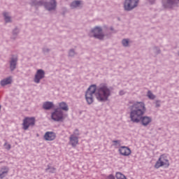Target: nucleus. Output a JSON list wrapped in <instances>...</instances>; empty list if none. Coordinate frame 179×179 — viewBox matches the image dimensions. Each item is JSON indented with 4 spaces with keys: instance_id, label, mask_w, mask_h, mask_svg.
Wrapping results in <instances>:
<instances>
[{
    "instance_id": "obj_11",
    "label": "nucleus",
    "mask_w": 179,
    "mask_h": 179,
    "mask_svg": "<svg viewBox=\"0 0 179 179\" xmlns=\"http://www.w3.org/2000/svg\"><path fill=\"white\" fill-rule=\"evenodd\" d=\"M69 145H71L73 148H76V145H79V137L71 134L69 137Z\"/></svg>"
},
{
    "instance_id": "obj_26",
    "label": "nucleus",
    "mask_w": 179,
    "mask_h": 179,
    "mask_svg": "<svg viewBox=\"0 0 179 179\" xmlns=\"http://www.w3.org/2000/svg\"><path fill=\"white\" fill-rule=\"evenodd\" d=\"M69 55L70 57H73V55H75V52L73 50H70Z\"/></svg>"
},
{
    "instance_id": "obj_27",
    "label": "nucleus",
    "mask_w": 179,
    "mask_h": 179,
    "mask_svg": "<svg viewBox=\"0 0 179 179\" xmlns=\"http://www.w3.org/2000/svg\"><path fill=\"white\" fill-rule=\"evenodd\" d=\"M106 179H115V178H114V176L110 175L109 176L107 177Z\"/></svg>"
},
{
    "instance_id": "obj_24",
    "label": "nucleus",
    "mask_w": 179,
    "mask_h": 179,
    "mask_svg": "<svg viewBox=\"0 0 179 179\" xmlns=\"http://www.w3.org/2000/svg\"><path fill=\"white\" fill-rule=\"evenodd\" d=\"M73 135H74V136H78V138H79V135H80V134L79 133V130L78 129H76L74 131Z\"/></svg>"
},
{
    "instance_id": "obj_3",
    "label": "nucleus",
    "mask_w": 179,
    "mask_h": 179,
    "mask_svg": "<svg viewBox=\"0 0 179 179\" xmlns=\"http://www.w3.org/2000/svg\"><path fill=\"white\" fill-rule=\"evenodd\" d=\"M154 167L155 169H160V167L168 169V167H170V161L166 155L164 154L160 155Z\"/></svg>"
},
{
    "instance_id": "obj_12",
    "label": "nucleus",
    "mask_w": 179,
    "mask_h": 179,
    "mask_svg": "<svg viewBox=\"0 0 179 179\" xmlns=\"http://www.w3.org/2000/svg\"><path fill=\"white\" fill-rule=\"evenodd\" d=\"M43 138L45 141H52L57 138V134L54 131H47Z\"/></svg>"
},
{
    "instance_id": "obj_8",
    "label": "nucleus",
    "mask_w": 179,
    "mask_h": 179,
    "mask_svg": "<svg viewBox=\"0 0 179 179\" xmlns=\"http://www.w3.org/2000/svg\"><path fill=\"white\" fill-rule=\"evenodd\" d=\"M45 76V72H44L43 69L37 70L34 78L35 83H38L41 79H44Z\"/></svg>"
},
{
    "instance_id": "obj_14",
    "label": "nucleus",
    "mask_w": 179,
    "mask_h": 179,
    "mask_svg": "<svg viewBox=\"0 0 179 179\" xmlns=\"http://www.w3.org/2000/svg\"><path fill=\"white\" fill-rule=\"evenodd\" d=\"M10 83H12V77L4 78L0 82L1 86H6V85H10Z\"/></svg>"
},
{
    "instance_id": "obj_22",
    "label": "nucleus",
    "mask_w": 179,
    "mask_h": 179,
    "mask_svg": "<svg viewBox=\"0 0 179 179\" xmlns=\"http://www.w3.org/2000/svg\"><path fill=\"white\" fill-rule=\"evenodd\" d=\"M122 43L124 47H128V45L129 44V41L128 39H123Z\"/></svg>"
},
{
    "instance_id": "obj_23",
    "label": "nucleus",
    "mask_w": 179,
    "mask_h": 179,
    "mask_svg": "<svg viewBox=\"0 0 179 179\" xmlns=\"http://www.w3.org/2000/svg\"><path fill=\"white\" fill-rule=\"evenodd\" d=\"M148 97L149 98V99H150L151 100H153V99H155V95L152 93V92H150V91H148Z\"/></svg>"
},
{
    "instance_id": "obj_16",
    "label": "nucleus",
    "mask_w": 179,
    "mask_h": 179,
    "mask_svg": "<svg viewBox=\"0 0 179 179\" xmlns=\"http://www.w3.org/2000/svg\"><path fill=\"white\" fill-rule=\"evenodd\" d=\"M59 107L60 110H63L64 111H68L69 110V108L68 107V104L65 102H60L59 103Z\"/></svg>"
},
{
    "instance_id": "obj_20",
    "label": "nucleus",
    "mask_w": 179,
    "mask_h": 179,
    "mask_svg": "<svg viewBox=\"0 0 179 179\" xmlns=\"http://www.w3.org/2000/svg\"><path fill=\"white\" fill-rule=\"evenodd\" d=\"M116 178L117 179H127V177H125V176H124V174L117 172L116 173Z\"/></svg>"
},
{
    "instance_id": "obj_19",
    "label": "nucleus",
    "mask_w": 179,
    "mask_h": 179,
    "mask_svg": "<svg viewBox=\"0 0 179 179\" xmlns=\"http://www.w3.org/2000/svg\"><path fill=\"white\" fill-rule=\"evenodd\" d=\"M57 169L55 167H51L50 165H48V168L45 169V171H48L49 173H55Z\"/></svg>"
},
{
    "instance_id": "obj_29",
    "label": "nucleus",
    "mask_w": 179,
    "mask_h": 179,
    "mask_svg": "<svg viewBox=\"0 0 179 179\" xmlns=\"http://www.w3.org/2000/svg\"><path fill=\"white\" fill-rule=\"evenodd\" d=\"M38 5H44V3H43V2L40 1L38 3Z\"/></svg>"
},
{
    "instance_id": "obj_15",
    "label": "nucleus",
    "mask_w": 179,
    "mask_h": 179,
    "mask_svg": "<svg viewBox=\"0 0 179 179\" xmlns=\"http://www.w3.org/2000/svg\"><path fill=\"white\" fill-rule=\"evenodd\" d=\"M44 110H51L54 107V103L52 102H45L43 105Z\"/></svg>"
},
{
    "instance_id": "obj_1",
    "label": "nucleus",
    "mask_w": 179,
    "mask_h": 179,
    "mask_svg": "<svg viewBox=\"0 0 179 179\" xmlns=\"http://www.w3.org/2000/svg\"><path fill=\"white\" fill-rule=\"evenodd\" d=\"M94 94L98 101H107L111 91L106 85H101L98 88L96 85H91L85 93V99L88 104H92L94 101Z\"/></svg>"
},
{
    "instance_id": "obj_18",
    "label": "nucleus",
    "mask_w": 179,
    "mask_h": 179,
    "mask_svg": "<svg viewBox=\"0 0 179 179\" xmlns=\"http://www.w3.org/2000/svg\"><path fill=\"white\" fill-rule=\"evenodd\" d=\"M81 1H76L71 3V8H79V6H80L81 5Z\"/></svg>"
},
{
    "instance_id": "obj_9",
    "label": "nucleus",
    "mask_w": 179,
    "mask_h": 179,
    "mask_svg": "<svg viewBox=\"0 0 179 179\" xmlns=\"http://www.w3.org/2000/svg\"><path fill=\"white\" fill-rule=\"evenodd\" d=\"M118 152L120 155L122 156H129L131 153H132V151H131V149L127 146H121L118 149Z\"/></svg>"
},
{
    "instance_id": "obj_31",
    "label": "nucleus",
    "mask_w": 179,
    "mask_h": 179,
    "mask_svg": "<svg viewBox=\"0 0 179 179\" xmlns=\"http://www.w3.org/2000/svg\"><path fill=\"white\" fill-rule=\"evenodd\" d=\"M0 110H1V106H0Z\"/></svg>"
},
{
    "instance_id": "obj_10",
    "label": "nucleus",
    "mask_w": 179,
    "mask_h": 179,
    "mask_svg": "<svg viewBox=\"0 0 179 179\" xmlns=\"http://www.w3.org/2000/svg\"><path fill=\"white\" fill-rule=\"evenodd\" d=\"M43 5L48 10H52L57 8V2L55 0H47V2Z\"/></svg>"
},
{
    "instance_id": "obj_21",
    "label": "nucleus",
    "mask_w": 179,
    "mask_h": 179,
    "mask_svg": "<svg viewBox=\"0 0 179 179\" xmlns=\"http://www.w3.org/2000/svg\"><path fill=\"white\" fill-rule=\"evenodd\" d=\"M3 16H4V19L6 20V22L8 23L9 22H10V17H9L8 14L6 13H3Z\"/></svg>"
},
{
    "instance_id": "obj_28",
    "label": "nucleus",
    "mask_w": 179,
    "mask_h": 179,
    "mask_svg": "<svg viewBox=\"0 0 179 179\" xmlns=\"http://www.w3.org/2000/svg\"><path fill=\"white\" fill-rule=\"evenodd\" d=\"M113 143H120V141H113Z\"/></svg>"
},
{
    "instance_id": "obj_5",
    "label": "nucleus",
    "mask_w": 179,
    "mask_h": 179,
    "mask_svg": "<svg viewBox=\"0 0 179 179\" xmlns=\"http://www.w3.org/2000/svg\"><path fill=\"white\" fill-rule=\"evenodd\" d=\"M139 0H125L124 8L125 10H132L134 8L138 6Z\"/></svg>"
},
{
    "instance_id": "obj_6",
    "label": "nucleus",
    "mask_w": 179,
    "mask_h": 179,
    "mask_svg": "<svg viewBox=\"0 0 179 179\" xmlns=\"http://www.w3.org/2000/svg\"><path fill=\"white\" fill-rule=\"evenodd\" d=\"M51 117L54 121H64V119L66 117V115H64L62 110L57 108L52 113Z\"/></svg>"
},
{
    "instance_id": "obj_30",
    "label": "nucleus",
    "mask_w": 179,
    "mask_h": 179,
    "mask_svg": "<svg viewBox=\"0 0 179 179\" xmlns=\"http://www.w3.org/2000/svg\"><path fill=\"white\" fill-rule=\"evenodd\" d=\"M120 94H122V92H120Z\"/></svg>"
},
{
    "instance_id": "obj_17",
    "label": "nucleus",
    "mask_w": 179,
    "mask_h": 179,
    "mask_svg": "<svg viewBox=\"0 0 179 179\" xmlns=\"http://www.w3.org/2000/svg\"><path fill=\"white\" fill-rule=\"evenodd\" d=\"M16 62H17V58L12 59L10 62L11 71H13L16 68Z\"/></svg>"
},
{
    "instance_id": "obj_4",
    "label": "nucleus",
    "mask_w": 179,
    "mask_h": 179,
    "mask_svg": "<svg viewBox=\"0 0 179 179\" xmlns=\"http://www.w3.org/2000/svg\"><path fill=\"white\" fill-rule=\"evenodd\" d=\"M36 125V118L27 117L24 119L22 127L24 131H27L30 127H34Z\"/></svg>"
},
{
    "instance_id": "obj_25",
    "label": "nucleus",
    "mask_w": 179,
    "mask_h": 179,
    "mask_svg": "<svg viewBox=\"0 0 179 179\" xmlns=\"http://www.w3.org/2000/svg\"><path fill=\"white\" fill-rule=\"evenodd\" d=\"M4 147H5L6 149H7V150H10V149L11 148L10 144H8V143H6L4 144Z\"/></svg>"
},
{
    "instance_id": "obj_2",
    "label": "nucleus",
    "mask_w": 179,
    "mask_h": 179,
    "mask_svg": "<svg viewBox=\"0 0 179 179\" xmlns=\"http://www.w3.org/2000/svg\"><path fill=\"white\" fill-rule=\"evenodd\" d=\"M130 118L132 122L138 123L141 121L144 127L149 125V124L152 122V118L148 116L142 117V115L145 114V111H146L143 102H136L134 103L133 106H130Z\"/></svg>"
},
{
    "instance_id": "obj_7",
    "label": "nucleus",
    "mask_w": 179,
    "mask_h": 179,
    "mask_svg": "<svg viewBox=\"0 0 179 179\" xmlns=\"http://www.w3.org/2000/svg\"><path fill=\"white\" fill-rule=\"evenodd\" d=\"M92 33H93L94 37H95V38H99V40H103V38L104 37V34H103V31H102L101 28H100L99 27H96L92 30Z\"/></svg>"
},
{
    "instance_id": "obj_13",
    "label": "nucleus",
    "mask_w": 179,
    "mask_h": 179,
    "mask_svg": "<svg viewBox=\"0 0 179 179\" xmlns=\"http://www.w3.org/2000/svg\"><path fill=\"white\" fill-rule=\"evenodd\" d=\"M9 173V168L8 166H3L0 169V179H3Z\"/></svg>"
}]
</instances>
